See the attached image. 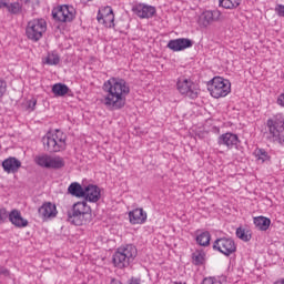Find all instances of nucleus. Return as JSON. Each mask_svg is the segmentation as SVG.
I'll return each mask as SVG.
<instances>
[{
    "label": "nucleus",
    "instance_id": "obj_1",
    "mask_svg": "<svg viewBox=\"0 0 284 284\" xmlns=\"http://www.w3.org/2000/svg\"><path fill=\"white\" fill-rule=\"evenodd\" d=\"M102 90L105 92L102 103L108 110L115 111L125 108L130 84L124 79L110 78L103 83Z\"/></svg>",
    "mask_w": 284,
    "mask_h": 284
},
{
    "label": "nucleus",
    "instance_id": "obj_2",
    "mask_svg": "<svg viewBox=\"0 0 284 284\" xmlns=\"http://www.w3.org/2000/svg\"><path fill=\"white\" fill-rule=\"evenodd\" d=\"M92 219V209L88 202H77L68 214V221L72 225H85Z\"/></svg>",
    "mask_w": 284,
    "mask_h": 284
},
{
    "label": "nucleus",
    "instance_id": "obj_3",
    "mask_svg": "<svg viewBox=\"0 0 284 284\" xmlns=\"http://www.w3.org/2000/svg\"><path fill=\"white\" fill-rule=\"evenodd\" d=\"M136 246L132 244H126L124 246H120L115 253L113 254L112 261L115 267L119 270H123V267H129L131 263H134V258H136Z\"/></svg>",
    "mask_w": 284,
    "mask_h": 284
},
{
    "label": "nucleus",
    "instance_id": "obj_4",
    "mask_svg": "<svg viewBox=\"0 0 284 284\" xmlns=\"http://www.w3.org/2000/svg\"><path fill=\"white\" fill-rule=\"evenodd\" d=\"M67 135L61 130H54L48 132L43 139V145L48 152H63L65 150Z\"/></svg>",
    "mask_w": 284,
    "mask_h": 284
},
{
    "label": "nucleus",
    "instance_id": "obj_5",
    "mask_svg": "<svg viewBox=\"0 0 284 284\" xmlns=\"http://www.w3.org/2000/svg\"><path fill=\"white\" fill-rule=\"evenodd\" d=\"M207 90L213 99H222L232 92V83L222 77H215L207 84Z\"/></svg>",
    "mask_w": 284,
    "mask_h": 284
},
{
    "label": "nucleus",
    "instance_id": "obj_6",
    "mask_svg": "<svg viewBox=\"0 0 284 284\" xmlns=\"http://www.w3.org/2000/svg\"><path fill=\"white\" fill-rule=\"evenodd\" d=\"M48 31V22L43 18L32 19L28 22L26 34L30 41H41Z\"/></svg>",
    "mask_w": 284,
    "mask_h": 284
},
{
    "label": "nucleus",
    "instance_id": "obj_7",
    "mask_svg": "<svg viewBox=\"0 0 284 284\" xmlns=\"http://www.w3.org/2000/svg\"><path fill=\"white\" fill-rule=\"evenodd\" d=\"M176 88L182 97H187L189 99H196L199 97V84L185 77L178 79Z\"/></svg>",
    "mask_w": 284,
    "mask_h": 284
},
{
    "label": "nucleus",
    "instance_id": "obj_8",
    "mask_svg": "<svg viewBox=\"0 0 284 284\" xmlns=\"http://www.w3.org/2000/svg\"><path fill=\"white\" fill-rule=\"evenodd\" d=\"M34 163L40 168H47V169H53V170H59L63 168V165H65L63 158L52 156L45 153L36 155Z\"/></svg>",
    "mask_w": 284,
    "mask_h": 284
},
{
    "label": "nucleus",
    "instance_id": "obj_9",
    "mask_svg": "<svg viewBox=\"0 0 284 284\" xmlns=\"http://www.w3.org/2000/svg\"><path fill=\"white\" fill-rule=\"evenodd\" d=\"M213 250L224 256H230L236 252V243L231 237H220L214 241Z\"/></svg>",
    "mask_w": 284,
    "mask_h": 284
},
{
    "label": "nucleus",
    "instance_id": "obj_10",
    "mask_svg": "<svg viewBox=\"0 0 284 284\" xmlns=\"http://www.w3.org/2000/svg\"><path fill=\"white\" fill-rule=\"evenodd\" d=\"M52 17L57 21L68 23L74 20V17H77V10L72 6L63 4L52 11Z\"/></svg>",
    "mask_w": 284,
    "mask_h": 284
},
{
    "label": "nucleus",
    "instance_id": "obj_11",
    "mask_svg": "<svg viewBox=\"0 0 284 284\" xmlns=\"http://www.w3.org/2000/svg\"><path fill=\"white\" fill-rule=\"evenodd\" d=\"M267 128L273 136V141H276V143L284 148V121L270 119L267 120Z\"/></svg>",
    "mask_w": 284,
    "mask_h": 284
},
{
    "label": "nucleus",
    "instance_id": "obj_12",
    "mask_svg": "<svg viewBox=\"0 0 284 284\" xmlns=\"http://www.w3.org/2000/svg\"><path fill=\"white\" fill-rule=\"evenodd\" d=\"M138 19H152L156 14V7L143 2H135L131 8Z\"/></svg>",
    "mask_w": 284,
    "mask_h": 284
},
{
    "label": "nucleus",
    "instance_id": "obj_13",
    "mask_svg": "<svg viewBox=\"0 0 284 284\" xmlns=\"http://www.w3.org/2000/svg\"><path fill=\"white\" fill-rule=\"evenodd\" d=\"M216 21H221V12L219 10H205L196 19L200 28H210Z\"/></svg>",
    "mask_w": 284,
    "mask_h": 284
},
{
    "label": "nucleus",
    "instance_id": "obj_14",
    "mask_svg": "<svg viewBox=\"0 0 284 284\" xmlns=\"http://www.w3.org/2000/svg\"><path fill=\"white\" fill-rule=\"evenodd\" d=\"M38 214L42 221H52V219H57V214L59 211L57 210V205L52 202H44L38 210Z\"/></svg>",
    "mask_w": 284,
    "mask_h": 284
},
{
    "label": "nucleus",
    "instance_id": "obj_15",
    "mask_svg": "<svg viewBox=\"0 0 284 284\" xmlns=\"http://www.w3.org/2000/svg\"><path fill=\"white\" fill-rule=\"evenodd\" d=\"M98 21L105 28H114V11L112 7L101 8L98 12Z\"/></svg>",
    "mask_w": 284,
    "mask_h": 284
},
{
    "label": "nucleus",
    "instance_id": "obj_16",
    "mask_svg": "<svg viewBox=\"0 0 284 284\" xmlns=\"http://www.w3.org/2000/svg\"><path fill=\"white\" fill-rule=\"evenodd\" d=\"M192 45H194L192 40L187 38H178L174 40H170L166 44V48H169V50H172L173 52H183V50H187V48H192Z\"/></svg>",
    "mask_w": 284,
    "mask_h": 284
},
{
    "label": "nucleus",
    "instance_id": "obj_17",
    "mask_svg": "<svg viewBox=\"0 0 284 284\" xmlns=\"http://www.w3.org/2000/svg\"><path fill=\"white\" fill-rule=\"evenodd\" d=\"M217 145H223L227 150H232V148L239 145V135L232 132L223 133L217 138Z\"/></svg>",
    "mask_w": 284,
    "mask_h": 284
},
{
    "label": "nucleus",
    "instance_id": "obj_18",
    "mask_svg": "<svg viewBox=\"0 0 284 284\" xmlns=\"http://www.w3.org/2000/svg\"><path fill=\"white\" fill-rule=\"evenodd\" d=\"M82 199L89 203H98L101 200V189L94 184H89L84 187V195Z\"/></svg>",
    "mask_w": 284,
    "mask_h": 284
},
{
    "label": "nucleus",
    "instance_id": "obj_19",
    "mask_svg": "<svg viewBox=\"0 0 284 284\" xmlns=\"http://www.w3.org/2000/svg\"><path fill=\"white\" fill-rule=\"evenodd\" d=\"M131 225H143L148 221V213L143 209H134L129 212Z\"/></svg>",
    "mask_w": 284,
    "mask_h": 284
},
{
    "label": "nucleus",
    "instance_id": "obj_20",
    "mask_svg": "<svg viewBox=\"0 0 284 284\" xmlns=\"http://www.w3.org/2000/svg\"><path fill=\"white\" fill-rule=\"evenodd\" d=\"M2 168L7 174H16V172H19V168H21V161L10 156L2 162Z\"/></svg>",
    "mask_w": 284,
    "mask_h": 284
},
{
    "label": "nucleus",
    "instance_id": "obj_21",
    "mask_svg": "<svg viewBox=\"0 0 284 284\" xmlns=\"http://www.w3.org/2000/svg\"><path fill=\"white\" fill-rule=\"evenodd\" d=\"M9 221L14 225V227L23 229L28 227V220H26L22 215L21 212L18 210H12L9 213Z\"/></svg>",
    "mask_w": 284,
    "mask_h": 284
},
{
    "label": "nucleus",
    "instance_id": "obj_22",
    "mask_svg": "<svg viewBox=\"0 0 284 284\" xmlns=\"http://www.w3.org/2000/svg\"><path fill=\"white\" fill-rule=\"evenodd\" d=\"M69 194L71 196H77V199H83L85 196V189L79 184V182H73L68 187Z\"/></svg>",
    "mask_w": 284,
    "mask_h": 284
},
{
    "label": "nucleus",
    "instance_id": "obj_23",
    "mask_svg": "<svg viewBox=\"0 0 284 284\" xmlns=\"http://www.w3.org/2000/svg\"><path fill=\"white\" fill-rule=\"evenodd\" d=\"M253 223L257 230H261V232H266V230H270L272 221L265 216H257L254 217Z\"/></svg>",
    "mask_w": 284,
    "mask_h": 284
},
{
    "label": "nucleus",
    "instance_id": "obj_24",
    "mask_svg": "<svg viewBox=\"0 0 284 284\" xmlns=\"http://www.w3.org/2000/svg\"><path fill=\"white\" fill-rule=\"evenodd\" d=\"M211 239L212 235L207 231L196 233V243L202 247H207V245H210Z\"/></svg>",
    "mask_w": 284,
    "mask_h": 284
},
{
    "label": "nucleus",
    "instance_id": "obj_25",
    "mask_svg": "<svg viewBox=\"0 0 284 284\" xmlns=\"http://www.w3.org/2000/svg\"><path fill=\"white\" fill-rule=\"evenodd\" d=\"M51 92L54 97H65L70 92V88L63 83H55L52 85Z\"/></svg>",
    "mask_w": 284,
    "mask_h": 284
},
{
    "label": "nucleus",
    "instance_id": "obj_26",
    "mask_svg": "<svg viewBox=\"0 0 284 284\" xmlns=\"http://www.w3.org/2000/svg\"><path fill=\"white\" fill-rule=\"evenodd\" d=\"M236 236L241 241H244L245 243H247V241H252V231L243 226H240L236 229Z\"/></svg>",
    "mask_w": 284,
    "mask_h": 284
},
{
    "label": "nucleus",
    "instance_id": "obj_27",
    "mask_svg": "<svg viewBox=\"0 0 284 284\" xmlns=\"http://www.w3.org/2000/svg\"><path fill=\"white\" fill-rule=\"evenodd\" d=\"M242 0H220L219 6L225 10H235L241 6Z\"/></svg>",
    "mask_w": 284,
    "mask_h": 284
},
{
    "label": "nucleus",
    "instance_id": "obj_28",
    "mask_svg": "<svg viewBox=\"0 0 284 284\" xmlns=\"http://www.w3.org/2000/svg\"><path fill=\"white\" fill-rule=\"evenodd\" d=\"M254 154L258 163H267V161H270V154L263 149H256Z\"/></svg>",
    "mask_w": 284,
    "mask_h": 284
},
{
    "label": "nucleus",
    "instance_id": "obj_29",
    "mask_svg": "<svg viewBox=\"0 0 284 284\" xmlns=\"http://www.w3.org/2000/svg\"><path fill=\"white\" fill-rule=\"evenodd\" d=\"M61 61V58L58 53L51 52L47 55L44 63L47 65H59V62Z\"/></svg>",
    "mask_w": 284,
    "mask_h": 284
},
{
    "label": "nucleus",
    "instance_id": "obj_30",
    "mask_svg": "<svg viewBox=\"0 0 284 284\" xmlns=\"http://www.w3.org/2000/svg\"><path fill=\"white\" fill-rule=\"evenodd\" d=\"M193 263L194 265H203L205 263V252L196 251L193 253Z\"/></svg>",
    "mask_w": 284,
    "mask_h": 284
},
{
    "label": "nucleus",
    "instance_id": "obj_31",
    "mask_svg": "<svg viewBox=\"0 0 284 284\" xmlns=\"http://www.w3.org/2000/svg\"><path fill=\"white\" fill-rule=\"evenodd\" d=\"M4 8H8L9 12H11L12 14H18V12H21V3L19 2L7 4L4 6Z\"/></svg>",
    "mask_w": 284,
    "mask_h": 284
},
{
    "label": "nucleus",
    "instance_id": "obj_32",
    "mask_svg": "<svg viewBox=\"0 0 284 284\" xmlns=\"http://www.w3.org/2000/svg\"><path fill=\"white\" fill-rule=\"evenodd\" d=\"M202 284H222L221 280L215 277H205L202 282Z\"/></svg>",
    "mask_w": 284,
    "mask_h": 284
},
{
    "label": "nucleus",
    "instance_id": "obj_33",
    "mask_svg": "<svg viewBox=\"0 0 284 284\" xmlns=\"http://www.w3.org/2000/svg\"><path fill=\"white\" fill-rule=\"evenodd\" d=\"M275 12H276L277 17H283L284 18V6L283 4H276Z\"/></svg>",
    "mask_w": 284,
    "mask_h": 284
},
{
    "label": "nucleus",
    "instance_id": "obj_34",
    "mask_svg": "<svg viewBox=\"0 0 284 284\" xmlns=\"http://www.w3.org/2000/svg\"><path fill=\"white\" fill-rule=\"evenodd\" d=\"M6 88H7L6 81L0 80V99H2L3 94H6Z\"/></svg>",
    "mask_w": 284,
    "mask_h": 284
},
{
    "label": "nucleus",
    "instance_id": "obj_35",
    "mask_svg": "<svg viewBox=\"0 0 284 284\" xmlns=\"http://www.w3.org/2000/svg\"><path fill=\"white\" fill-rule=\"evenodd\" d=\"M4 219H8V211H6L4 207H0V223H1V221H3Z\"/></svg>",
    "mask_w": 284,
    "mask_h": 284
},
{
    "label": "nucleus",
    "instance_id": "obj_36",
    "mask_svg": "<svg viewBox=\"0 0 284 284\" xmlns=\"http://www.w3.org/2000/svg\"><path fill=\"white\" fill-rule=\"evenodd\" d=\"M0 275L10 276V271H8V268L1 266L0 267Z\"/></svg>",
    "mask_w": 284,
    "mask_h": 284
},
{
    "label": "nucleus",
    "instance_id": "obj_37",
    "mask_svg": "<svg viewBox=\"0 0 284 284\" xmlns=\"http://www.w3.org/2000/svg\"><path fill=\"white\" fill-rule=\"evenodd\" d=\"M37 105V100H30L28 102L29 110H34V106Z\"/></svg>",
    "mask_w": 284,
    "mask_h": 284
},
{
    "label": "nucleus",
    "instance_id": "obj_38",
    "mask_svg": "<svg viewBox=\"0 0 284 284\" xmlns=\"http://www.w3.org/2000/svg\"><path fill=\"white\" fill-rule=\"evenodd\" d=\"M129 284H141V280L132 277V278L129 281Z\"/></svg>",
    "mask_w": 284,
    "mask_h": 284
},
{
    "label": "nucleus",
    "instance_id": "obj_39",
    "mask_svg": "<svg viewBox=\"0 0 284 284\" xmlns=\"http://www.w3.org/2000/svg\"><path fill=\"white\" fill-rule=\"evenodd\" d=\"M3 6H8V3L3 2V0H0V8H3Z\"/></svg>",
    "mask_w": 284,
    "mask_h": 284
},
{
    "label": "nucleus",
    "instance_id": "obj_40",
    "mask_svg": "<svg viewBox=\"0 0 284 284\" xmlns=\"http://www.w3.org/2000/svg\"><path fill=\"white\" fill-rule=\"evenodd\" d=\"M274 284H284V278L276 281Z\"/></svg>",
    "mask_w": 284,
    "mask_h": 284
},
{
    "label": "nucleus",
    "instance_id": "obj_41",
    "mask_svg": "<svg viewBox=\"0 0 284 284\" xmlns=\"http://www.w3.org/2000/svg\"><path fill=\"white\" fill-rule=\"evenodd\" d=\"M82 3H90L92 0H80Z\"/></svg>",
    "mask_w": 284,
    "mask_h": 284
}]
</instances>
